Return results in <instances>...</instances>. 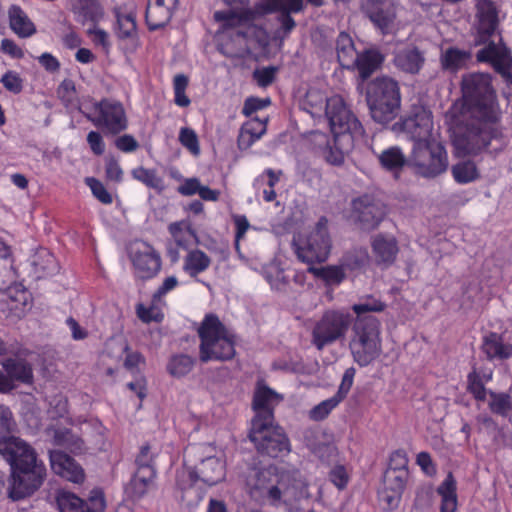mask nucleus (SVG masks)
<instances>
[{"label":"nucleus","instance_id":"nucleus-63","mask_svg":"<svg viewBox=\"0 0 512 512\" xmlns=\"http://www.w3.org/2000/svg\"><path fill=\"white\" fill-rule=\"evenodd\" d=\"M277 70L273 66L259 68L254 71L253 77L259 86L267 87L274 81Z\"/></svg>","mask_w":512,"mask_h":512},{"label":"nucleus","instance_id":"nucleus-60","mask_svg":"<svg viewBox=\"0 0 512 512\" xmlns=\"http://www.w3.org/2000/svg\"><path fill=\"white\" fill-rule=\"evenodd\" d=\"M85 183L91 189L93 196L101 203L111 204L113 202L112 195L99 180L93 177H87L85 179Z\"/></svg>","mask_w":512,"mask_h":512},{"label":"nucleus","instance_id":"nucleus-55","mask_svg":"<svg viewBox=\"0 0 512 512\" xmlns=\"http://www.w3.org/2000/svg\"><path fill=\"white\" fill-rule=\"evenodd\" d=\"M369 256L366 250L358 249L346 254L341 263L346 271H355L362 268L368 262Z\"/></svg>","mask_w":512,"mask_h":512},{"label":"nucleus","instance_id":"nucleus-39","mask_svg":"<svg viewBox=\"0 0 512 512\" xmlns=\"http://www.w3.org/2000/svg\"><path fill=\"white\" fill-rule=\"evenodd\" d=\"M315 277L322 279L327 285H339L345 278L346 269L342 263L323 267L310 266L308 268Z\"/></svg>","mask_w":512,"mask_h":512},{"label":"nucleus","instance_id":"nucleus-53","mask_svg":"<svg viewBox=\"0 0 512 512\" xmlns=\"http://www.w3.org/2000/svg\"><path fill=\"white\" fill-rule=\"evenodd\" d=\"M340 402V397H336L335 395L320 402L309 411V418L313 421L324 420Z\"/></svg>","mask_w":512,"mask_h":512},{"label":"nucleus","instance_id":"nucleus-18","mask_svg":"<svg viewBox=\"0 0 512 512\" xmlns=\"http://www.w3.org/2000/svg\"><path fill=\"white\" fill-rule=\"evenodd\" d=\"M499 11L491 0H478L476 4V29L479 41L484 42L498 31Z\"/></svg>","mask_w":512,"mask_h":512},{"label":"nucleus","instance_id":"nucleus-40","mask_svg":"<svg viewBox=\"0 0 512 512\" xmlns=\"http://www.w3.org/2000/svg\"><path fill=\"white\" fill-rule=\"evenodd\" d=\"M337 57L341 66L351 68L359 54L356 53L352 38L346 33H340L337 38Z\"/></svg>","mask_w":512,"mask_h":512},{"label":"nucleus","instance_id":"nucleus-51","mask_svg":"<svg viewBox=\"0 0 512 512\" xmlns=\"http://www.w3.org/2000/svg\"><path fill=\"white\" fill-rule=\"evenodd\" d=\"M407 477L408 470H386L384 474V487L387 488V490L402 493L406 485Z\"/></svg>","mask_w":512,"mask_h":512},{"label":"nucleus","instance_id":"nucleus-14","mask_svg":"<svg viewBox=\"0 0 512 512\" xmlns=\"http://www.w3.org/2000/svg\"><path fill=\"white\" fill-rule=\"evenodd\" d=\"M403 129L413 141V146L440 140L439 132L434 128L432 113L424 108L405 119Z\"/></svg>","mask_w":512,"mask_h":512},{"label":"nucleus","instance_id":"nucleus-50","mask_svg":"<svg viewBox=\"0 0 512 512\" xmlns=\"http://www.w3.org/2000/svg\"><path fill=\"white\" fill-rule=\"evenodd\" d=\"M58 97L60 98L61 102L70 109L77 108L81 109V107L78 104L77 97H76V88L75 84L72 80L66 79L64 80L58 87L57 90Z\"/></svg>","mask_w":512,"mask_h":512},{"label":"nucleus","instance_id":"nucleus-2","mask_svg":"<svg viewBox=\"0 0 512 512\" xmlns=\"http://www.w3.org/2000/svg\"><path fill=\"white\" fill-rule=\"evenodd\" d=\"M0 455L9 463L11 476L8 496L20 500L33 494L43 483L46 468L34 449L17 437L0 439Z\"/></svg>","mask_w":512,"mask_h":512},{"label":"nucleus","instance_id":"nucleus-37","mask_svg":"<svg viewBox=\"0 0 512 512\" xmlns=\"http://www.w3.org/2000/svg\"><path fill=\"white\" fill-rule=\"evenodd\" d=\"M168 230L177 246L187 249L197 242V235L188 221L171 223Z\"/></svg>","mask_w":512,"mask_h":512},{"label":"nucleus","instance_id":"nucleus-8","mask_svg":"<svg viewBox=\"0 0 512 512\" xmlns=\"http://www.w3.org/2000/svg\"><path fill=\"white\" fill-rule=\"evenodd\" d=\"M408 165L417 176L435 179L448 170V153L441 140H431L412 147Z\"/></svg>","mask_w":512,"mask_h":512},{"label":"nucleus","instance_id":"nucleus-54","mask_svg":"<svg viewBox=\"0 0 512 512\" xmlns=\"http://www.w3.org/2000/svg\"><path fill=\"white\" fill-rule=\"evenodd\" d=\"M34 265L45 275L53 274L58 270L55 257L47 250L43 249L37 253Z\"/></svg>","mask_w":512,"mask_h":512},{"label":"nucleus","instance_id":"nucleus-12","mask_svg":"<svg viewBox=\"0 0 512 512\" xmlns=\"http://www.w3.org/2000/svg\"><path fill=\"white\" fill-rule=\"evenodd\" d=\"M250 440L257 450L270 457H278L290 451V444L283 429L275 422L270 424L251 423Z\"/></svg>","mask_w":512,"mask_h":512},{"label":"nucleus","instance_id":"nucleus-52","mask_svg":"<svg viewBox=\"0 0 512 512\" xmlns=\"http://www.w3.org/2000/svg\"><path fill=\"white\" fill-rule=\"evenodd\" d=\"M54 443L66 447L73 453L81 452L84 447L83 441L68 430L57 431L54 435Z\"/></svg>","mask_w":512,"mask_h":512},{"label":"nucleus","instance_id":"nucleus-11","mask_svg":"<svg viewBox=\"0 0 512 512\" xmlns=\"http://www.w3.org/2000/svg\"><path fill=\"white\" fill-rule=\"evenodd\" d=\"M351 324L349 313L330 310L324 313L312 331V342L318 350L344 338Z\"/></svg>","mask_w":512,"mask_h":512},{"label":"nucleus","instance_id":"nucleus-22","mask_svg":"<svg viewBox=\"0 0 512 512\" xmlns=\"http://www.w3.org/2000/svg\"><path fill=\"white\" fill-rule=\"evenodd\" d=\"M50 464L52 470L62 478L73 483H82L84 481L83 469L67 454L60 451H51Z\"/></svg>","mask_w":512,"mask_h":512},{"label":"nucleus","instance_id":"nucleus-27","mask_svg":"<svg viewBox=\"0 0 512 512\" xmlns=\"http://www.w3.org/2000/svg\"><path fill=\"white\" fill-rule=\"evenodd\" d=\"M70 8L75 20L82 24H96L104 17V9L98 0H70Z\"/></svg>","mask_w":512,"mask_h":512},{"label":"nucleus","instance_id":"nucleus-30","mask_svg":"<svg viewBox=\"0 0 512 512\" xmlns=\"http://www.w3.org/2000/svg\"><path fill=\"white\" fill-rule=\"evenodd\" d=\"M116 18L115 33L119 39H134L137 37L136 14L133 11H126L122 7L114 10Z\"/></svg>","mask_w":512,"mask_h":512},{"label":"nucleus","instance_id":"nucleus-38","mask_svg":"<svg viewBox=\"0 0 512 512\" xmlns=\"http://www.w3.org/2000/svg\"><path fill=\"white\" fill-rule=\"evenodd\" d=\"M382 168L387 171L397 173L408 162L404 152L398 146H391L384 149L377 155Z\"/></svg>","mask_w":512,"mask_h":512},{"label":"nucleus","instance_id":"nucleus-49","mask_svg":"<svg viewBox=\"0 0 512 512\" xmlns=\"http://www.w3.org/2000/svg\"><path fill=\"white\" fill-rule=\"evenodd\" d=\"M194 366V360L187 355L173 356L168 365V372L174 377H183L187 375Z\"/></svg>","mask_w":512,"mask_h":512},{"label":"nucleus","instance_id":"nucleus-21","mask_svg":"<svg viewBox=\"0 0 512 512\" xmlns=\"http://www.w3.org/2000/svg\"><path fill=\"white\" fill-rule=\"evenodd\" d=\"M365 11L383 33L388 32L396 15V8L391 0H370L365 6Z\"/></svg>","mask_w":512,"mask_h":512},{"label":"nucleus","instance_id":"nucleus-6","mask_svg":"<svg viewBox=\"0 0 512 512\" xmlns=\"http://www.w3.org/2000/svg\"><path fill=\"white\" fill-rule=\"evenodd\" d=\"M366 100L376 122H391L398 115L401 105L398 82L387 76L375 78L368 84Z\"/></svg>","mask_w":512,"mask_h":512},{"label":"nucleus","instance_id":"nucleus-5","mask_svg":"<svg viewBox=\"0 0 512 512\" xmlns=\"http://www.w3.org/2000/svg\"><path fill=\"white\" fill-rule=\"evenodd\" d=\"M200 343V359L230 360L235 355L234 334L214 314L206 315L198 330Z\"/></svg>","mask_w":512,"mask_h":512},{"label":"nucleus","instance_id":"nucleus-59","mask_svg":"<svg viewBox=\"0 0 512 512\" xmlns=\"http://www.w3.org/2000/svg\"><path fill=\"white\" fill-rule=\"evenodd\" d=\"M0 83L7 91L13 94L21 93L24 87L23 78L18 72L13 70L6 71L0 79Z\"/></svg>","mask_w":512,"mask_h":512},{"label":"nucleus","instance_id":"nucleus-10","mask_svg":"<svg viewBox=\"0 0 512 512\" xmlns=\"http://www.w3.org/2000/svg\"><path fill=\"white\" fill-rule=\"evenodd\" d=\"M85 117L96 127L103 128L111 134H118L128 127L125 108L120 101L104 98L93 102Z\"/></svg>","mask_w":512,"mask_h":512},{"label":"nucleus","instance_id":"nucleus-32","mask_svg":"<svg viewBox=\"0 0 512 512\" xmlns=\"http://www.w3.org/2000/svg\"><path fill=\"white\" fill-rule=\"evenodd\" d=\"M145 18L149 29L157 30L169 22L171 13L164 0H147Z\"/></svg>","mask_w":512,"mask_h":512},{"label":"nucleus","instance_id":"nucleus-15","mask_svg":"<svg viewBox=\"0 0 512 512\" xmlns=\"http://www.w3.org/2000/svg\"><path fill=\"white\" fill-rule=\"evenodd\" d=\"M283 400V396L263 382H258L252 407L255 412V416L251 423L257 424H270L274 421V409Z\"/></svg>","mask_w":512,"mask_h":512},{"label":"nucleus","instance_id":"nucleus-34","mask_svg":"<svg viewBox=\"0 0 512 512\" xmlns=\"http://www.w3.org/2000/svg\"><path fill=\"white\" fill-rule=\"evenodd\" d=\"M282 171L275 172L268 168L263 171L253 183L257 192H261L266 202H272L276 198L274 190L275 185L279 182Z\"/></svg>","mask_w":512,"mask_h":512},{"label":"nucleus","instance_id":"nucleus-48","mask_svg":"<svg viewBox=\"0 0 512 512\" xmlns=\"http://www.w3.org/2000/svg\"><path fill=\"white\" fill-rule=\"evenodd\" d=\"M452 175L457 183L466 184L479 176L476 165L471 161L460 162L452 167Z\"/></svg>","mask_w":512,"mask_h":512},{"label":"nucleus","instance_id":"nucleus-47","mask_svg":"<svg viewBox=\"0 0 512 512\" xmlns=\"http://www.w3.org/2000/svg\"><path fill=\"white\" fill-rule=\"evenodd\" d=\"M468 59L469 54L467 52L456 48H450L442 54L441 63L445 69L456 71L462 68Z\"/></svg>","mask_w":512,"mask_h":512},{"label":"nucleus","instance_id":"nucleus-64","mask_svg":"<svg viewBox=\"0 0 512 512\" xmlns=\"http://www.w3.org/2000/svg\"><path fill=\"white\" fill-rule=\"evenodd\" d=\"M87 34H88V36H90L92 42L95 45H99L105 49L109 48V46H110L109 35L104 29H102V28L98 27L96 24H94L92 27H90L87 30Z\"/></svg>","mask_w":512,"mask_h":512},{"label":"nucleus","instance_id":"nucleus-36","mask_svg":"<svg viewBox=\"0 0 512 512\" xmlns=\"http://www.w3.org/2000/svg\"><path fill=\"white\" fill-rule=\"evenodd\" d=\"M437 493L441 498L440 512H455L458 501L456 494V481L452 474H448L438 486Z\"/></svg>","mask_w":512,"mask_h":512},{"label":"nucleus","instance_id":"nucleus-20","mask_svg":"<svg viewBox=\"0 0 512 512\" xmlns=\"http://www.w3.org/2000/svg\"><path fill=\"white\" fill-rule=\"evenodd\" d=\"M477 60L490 63L494 69L502 74L506 73L512 63L508 48L499 38L498 42H490L477 52Z\"/></svg>","mask_w":512,"mask_h":512},{"label":"nucleus","instance_id":"nucleus-1","mask_svg":"<svg viewBox=\"0 0 512 512\" xmlns=\"http://www.w3.org/2000/svg\"><path fill=\"white\" fill-rule=\"evenodd\" d=\"M500 118V109L488 74L471 73L462 79V98L445 113L453 131L454 145L464 154H476L492 139L491 124Z\"/></svg>","mask_w":512,"mask_h":512},{"label":"nucleus","instance_id":"nucleus-26","mask_svg":"<svg viewBox=\"0 0 512 512\" xmlns=\"http://www.w3.org/2000/svg\"><path fill=\"white\" fill-rule=\"evenodd\" d=\"M363 128L359 131H347L346 135L350 137L347 141L344 139V134L333 133V139L330 144L325 146L320 154L328 163L339 166L344 162V150L348 149L353 141L354 135L362 134Z\"/></svg>","mask_w":512,"mask_h":512},{"label":"nucleus","instance_id":"nucleus-43","mask_svg":"<svg viewBox=\"0 0 512 512\" xmlns=\"http://www.w3.org/2000/svg\"><path fill=\"white\" fill-rule=\"evenodd\" d=\"M134 179L138 180L148 188L161 193L165 189V183L162 177L153 169H146L144 167H137L131 172Z\"/></svg>","mask_w":512,"mask_h":512},{"label":"nucleus","instance_id":"nucleus-4","mask_svg":"<svg viewBox=\"0 0 512 512\" xmlns=\"http://www.w3.org/2000/svg\"><path fill=\"white\" fill-rule=\"evenodd\" d=\"M186 461L193 460L198 463L191 467L187 466L182 471V476L187 475L190 485L201 481L208 486L216 485L223 481L226 476V463L223 453L212 444H193L185 451Z\"/></svg>","mask_w":512,"mask_h":512},{"label":"nucleus","instance_id":"nucleus-28","mask_svg":"<svg viewBox=\"0 0 512 512\" xmlns=\"http://www.w3.org/2000/svg\"><path fill=\"white\" fill-rule=\"evenodd\" d=\"M267 120V118L260 119L258 117H252L242 125L238 136L240 149L249 148L265 134Z\"/></svg>","mask_w":512,"mask_h":512},{"label":"nucleus","instance_id":"nucleus-56","mask_svg":"<svg viewBox=\"0 0 512 512\" xmlns=\"http://www.w3.org/2000/svg\"><path fill=\"white\" fill-rule=\"evenodd\" d=\"M188 86V78L184 74H177L173 80L174 102L180 107L190 105V99L186 96L185 90Z\"/></svg>","mask_w":512,"mask_h":512},{"label":"nucleus","instance_id":"nucleus-62","mask_svg":"<svg viewBox=\"0 0 512 512\" xmlns=\"http://www.w3.org/2000/svg\"><path fill=\"white\" fill-rule=\"evenodd\" d=\"M299 476V472L296 470L282 471L277 473L276 483L280 485L285 492H288L290 489L297 487Z\"/></svg>","mask_w":512,"mask_h":512},{"label":"nucleus","instance_id":"nucleus-17","mask_svg":"<svg viewBox=\"0 0 512 512\" xmlns=\"http://www.w3.org/2000/svg\"><path fill=\"white\" fill-rule=\"evenodd\" d=\"M384 215L382 204L370 196H361L352 203V216L364 229L376 228Z\"/></svg>","mask_w":512,"mask_h":512},{"label":"nucleus","instance_id":"nucleus-23","mask_svg":"<svg viewBox=\"0 0 512 512\" xmlns=\"http://www.w3.org/2000/svg\"><path fill=\"white\" fill-rule=\"evenodd\" d=\"M481 352L489 361H503L512 357V344L504 341L502 335L488 332L482 337Z\"/></svg>","mask_w":512,"mask_h":512},{"label":"nucleus","instance_id":"nucleus-41","mask_svg":"<svg viewBox=\"0 0 512 512\" xmlns=\"http://www.w3.org/2000/svg\"><path fill=\"white\" fill-rule=\"evenodd\" d=\"M382 55L376 50H367L359 54L354 66L358 69L362 79L368 78L381 64Z\"/></svg>","mask_w":512,"mask_h":512},{"label":"nucleus","instance_id":"nucleus-25","mask_svg":"<svg viewBox=\"0 0 512 512\" xmlns=\"http://www.w3.org/2000/svg\"><path fill=\"white\" fill-rule=\"evenodd\" d=\"M372 252L377 263L390 265L398 254L399 248L394 236L377 234L371 241Z\"/></svg>","mask_w":512,"mask_h":512},{"label":"nucleus","instance_id":"nucleus-31","mask_svg":"<svg viewBox=\"0 0 512 512\" xmlns=\"http://www.w3.org/2000/svg\"><path fill=\"white\" fill-rule=\"evenodd\" d=\"M8 15L10 28L19 37L27 38L36 32L34 23L19 6H11Z\"/></svg>","mask_w":512,"mask_h":512},{"label":"nucleus","instance_id":"nucleus-9","mask_svg":"<svg viewBox=\"0 0 512 512\" xmlns=\"http://www.w3.org/2000/svg\"><path fill=\"white\" fill-rule=\"evenodd\" d=\"M298 259L309 265L325 262L331 250V240L327 230V220L321 218L315 228L305 237L293 241Z\"/></svg>","mask_w":512,"mask_h":512},{"label":"nucleus","instance_id":"nucleus-13","mask_svg":"<svg viewBox=\"0 0 512 512\" xmlns=\"http://www.w3.org/2000/svg\"><path fill=\"white\" fill-rule=\"evenodd\" d=\"M129 258L136 277L140 279H151L161 269L160 255L144 241H135L130 245Z\"/></svg>","mask_w":512,"mask_h":512},{"label":"nucleus","instance_id":"nucleus-19","mask_svg":"<svg viewBox=\"0 0 512 512\" xmlns=\"http://www.w3.org/2000/svg\"><path fill=\"white\" fill-rule=\"evenodd\" d=\"M310 3L316 6L323 4V0H308ZM265 12H271L281 10L286 12L280 17L281 28L277 31L280 35L283 32L284 35L288 34L294 27L295 21L288 15L289 12H299L303 8V0H263L261 4Z\"/></svg>","mask_w":512,"mask_h":512},{"label":"nucleus","instance_id":"nucleus-16","mask_svg":"<svg viewBox=\"0 0 512 512\" xmlns=\"http://www.w3.org/2000/svg\"><path fill=\"white\" fill-rule=\"evenodd\" d=\"M56 501L60 512H104L106 507L101 490H93L86 502L74 493L61 490Z\"/></svg>","mask_w":512,"mask_h":512},{"label":"nucleus","instance_id":"nucleus-45","mask_svg":"<svg viewBox=\"0 0 512 512\" xmlns=\"http://www.w3.org/2000/svg\"><path fill=\"white\" fill-rule=\"evenodd\" d=\"M164 301H156L155 296L153 295L152 301L150 305L146 306L144 304H138L136 307V313L139 319L145 323L150 322H161L164 318V314L162 312V307L164 306Z\"/></svg>","mask_w":512,"mask_h":512},{"label":"nucleus","instance_id":"nucleus-3","mask_svg":"<svg viewBox=\"0 0 512 512\" xmlns=\"http://www.w3.org/2000/svg\"><path fill=\"white\" fill-rule=\"evenodd\" d=\"M301 108L315 119L326 118L332 133L344 134L349 141L347 131H359L361 123L351 112L340 95L328 96L326 89L310 87L301 101Z\"/></svg>","mask_w":512,"mask_h":512},{"label":"nucleus","instance_id":"nucleus-33","mask_svg":"<svg viewBox=\"0 0 512 512\" xmlns=\"http://www.w3.org/2000/svg\"><path fill=\"white\" fill-rule=\"evenodd\" d=\"M2 366L7 377L14 381L30 384L33 381V370L29 363L19 358H8L3 361Z\"/></svg>","mask_w":512,"mask_h":512},{"label":"nucleus","instance_id":"nucleus-7","mask_svg":"<svg viewBox=\"0 0 512 512\" xmlns=\"http://www.w3.org/2000/svg\"><path fill=\"white\" fill-rule=\"evenodd\" d=\"M349 347L354 361L367 366L381 353L380 322L374 316L356 318Z\"/></svg>","mask_w":512,"mask_h":512},{"label":"nucleus","instance_id":"nucleus-61","mask_svg":"<svg viewBox=\"0 0 512 512\" xmlns=\"http://www.w3.org/2000/svg\"><path fill=\"white\" fill-rule=\"evenodd\" d=\"M180 143L187 148L193 155H199L200 147L197 134L190 128H181L179 133Z\"/></svg>","mask_w":512,"mask_h":512},{"label":"nucleus","instance_id":"nucleus-46","mask_svg":"<svg viewBox=\"0 0 512 512\" xmlns=\"http://www.w3.org/2000/svg\"><path fill=\"white\" fill-rule=\"evenodd\" d=\"M263 275L273 289L280 290L287 283L284 270L277 261H271L263 267Z\"/></svg>","mask_w":512,"mask_h":512},{"label":"nucleus","instance_id":"nucleus-42","mask_svg":"<svg viewBox=\"0 0 512 512\" xmlns=\"http://www.w3.org/2000/svg\"><path fill=\"white\" fill-rule=\"evenodd\" d=\"M155 477L154 468H146L145 470H137L131 480L129 490L135 498L142 497L151 486Z\"/></svg>","mask_w":512,"mask_h":512},{"label":"nucleus","instance_id":"nucleus-57","mask_svg":"<svg viewBox=\"0 0 512 512\" xmlns=\"http://www.w3.org/2000/svg\"><path fill=\"white\" fill-rule=\"evenodd\" d=\"M384 309L385 304L373 297H367L363 299L360 303L354 304L352 306V310L357 315L356 318L367 317L368 315L365 314L368 312H381Z\"/></svg>","mask_w":512,"mask_h":512},{"label":"nucleus","instance_id":"nucleus-44","mask_svg":"<svg viewBox=\"0 0 512 512\" xmlns=\"http://www.w3.org/2000/svg\"><path fill=\"white\" fill-rule=\"evenodd\" d=\"M488 407L492 413L507 417L512 413V396L504 392L489 391Z\"/></svg>","mask_w":512,"mask_h":512},{"label":"nucleus","instance_id":"nucleus-35","mask_svg":"<svg viewBox=\"0 0 512 512\" xmlns=\"http://www.w3.org/2000/svg\"><path fill=\"white\" fill-rule=\"evenodd\" d=\"M211 265V258L200 249L189 250L184 258L183 270L190 277H197Z\"/></svg>","mask_w":512,"mask_h":512},{"label":"nucleus","instance_id":"nucleus-29","mask_svg":"<svg viewBox=\"0 0 512 512\" xmlns=\"http://www.w3.org/2000/svg\"><path fill=\"white\" fill-rule=\"evenodd\" d=\"M424 61V56L416 48L400 50L394 57L395 66L399 70L409 74H417L421 70Z\"/></svg>","mask_w":512,"mask_h":512},{"label":"nucleus","instance_id":"nucleus-24","mask_svg":"<svg viewBox=\"0 0 512 512\" xmlns=\"http://www.w3.org/2000/svg\"><path fill=\"white\" fill-rule=\"evenodd\" d=\"M257 14V12L247 9H243L240 12L217 11L214 13V18L217 22L222 23L223 29H230L234 27H249L255 21ZM236 33L239 36H247V32L242 29H238Z\"/></svg>","mask_w":512,"mask_h":512},{"label":"nucleus","instance_id":"nucleus-58","mask_svg":"<svg viewBox=\"0 0 512 512\" xmlns=\"http://www.w3.org/2000/svg\"><path fill=\"white\" fill-rule=\"evenodd\" d=\"M467 381V389L473 397L478 401H485L487 395H489V391L486 390L484 382L480 378L479 374L476 371L469 373Z\"/></svg>","mask_w":512,"mask_h":512}]
</instances>
